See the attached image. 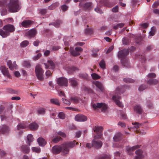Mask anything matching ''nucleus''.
Listing matches in <instances>:
<instances>
[{
	"label": "nucleus",
	"mask_w": 159,
	"mask_h": 159,
	"mask_svg": "<svg viewBox=\"0 0 159 159\" xmlns=\"http://www.w3.org/2000/svg\"><path fill=\"white\" fill-rule=\"evenodd\" d=\"M91 76L93 79L97 80L100 79L101 77L96 73L92 74Z\"/></svg>",
	"instance_id": "obj_44"
},
{
	"label": "nucleus",
	"mask_w": 159,
	"mask_h": 159,
	"mask_svg": "<svg viewBox=\"0 0 159 159\" xmlns=\"http://www.w3.org/2000/svg\"><path fill=\"white\" fill-rule=\"evenodd\" d=\"M69 83L70 85L73 87H76L78 83L76 80L74 78H71L69 80Z\"/></svg>",
	"instance_id": "obj_22"
},
{
	"label": "nucleus",
	"mask_w": 159,
	"mask_h": 159,
	"mask_svg": "<svg viewBox=\"0 0 159 159\" xmlns=\"http://www.w3.org/2000/svg\"><path fill=\"white\" fill-rule=\"evenodd\" d=\"M83 88L84 89V90L85 92H86L88 93H91L92 92V90L89 88L86 87H83Z\"/></svg>",
	"instance_id": "obj_52"
},
{
	"label": "nucleus",
	"mask_w": 159,
	"mask_h": 159,
	"mask_svg": "<svg viewBox=\"0 0 159 159\" xmlns=\"http://www.w3.org/2000/svg\"><path fill=\"white\" fill-rule=\"evenodd\" d=\"M45 68L46 69L49 68L53 69L55 68V66L53 62L51 60H48L47 63H44Z\"/></svg>",
	"instance_id": "obj_16"
},
{
	"label": "nucleus",
	"mask_w": 159,
	"mask_h": 159,
	"mask_svg": "<svg viewBox=\"0 0 159 159\" xmlns=\"http://www.w3.org/2000/svg\"><path fill=\"white\" fill-rule=\"evenodd\" d=\"M95 11L98 13L101 14L103 13L102 11L98 7L95 8Z\"/></svg>",
	"instance_id": "obj_53"
},
{
	"label": "nucleus",
	"mask_w": 159,
	"mask_h": 159,
	"mask_svg": "<svg viewBox=\"0 0 159 159\" xmlns=\"http://www.w3.org/2000/svg\"><path fill=\"white\" fill-rule=\"evenodd\" d=\"M35 73L38 78L40 80H42L43 78V74L44 70L41 67V66L40 64H38L35 68Z\"/></svg>",
	"instance_id": "obj_4"
},
{
	"label": "nucleus",
	"mask_w": 159,
	"mask_h": 159,
	"mask_svg": "<svg viewBox=\"0 0 159 159\" xmlns=\"http://www.w3.org/2000/svg\"><path fill=\"white\" fill-rule=\"evenodd\" d=\"M7 63L9 68L11 70H13L14 68L16 67V63H15L12 64L11 61H7Z\"/></svg>",
	"instance_id": "obj_28"
},
{
	"label": "nucleus",
	"mask_w": 159,
	"mask_h": 159,
	"mask_svg": "<svg viewBox=\"0 0 159 159\" xmlns=\"http://www.w3.org/2000/svg\"><path fill=\"white\" fill-rule=\"evenodd\" d=\"M29 44V42L28 41L25 40L20 43V45L22 47H24L28 45Z\"/></svg>",
	"instance_id": "obj_38"
},
{
	"label": "nucleus",
	"mask_w": 159,
	"mask_h": 159,
	"mask_svg": "<svg viewBox=\"0 0 159 159\" xmlns=\"http://www.w3.org/2000/svg\"><path fill=\"white\" fill-rule=\"evenodd\" d=\"M99 51V49L98 48H94L92 50V55L93 57H96L97 56L98 54L97 52Z\"/></svg>",
	"instance_id": "obj_33"
},
{
	"label": "nucleus",
	"mask_w": 159,
	"mask_h": 159,
	"mask_svg": "<svg viewBox=\"0 0 159 159\" xmlns=\"http://www.w3.org/2000/svg\"><path fill=\"white\" fill-rule=\"evenodd\" d=\"M134 111L136 113L140 114L143 112V109L141 106L139 105H135L134 107Z\"/></svg>",
	"instance_id": "obj_19"
},
{
	"label": "nucleus",
	"mask_w": 159,
	"mask_h": 159,
	"mask_svg": "<svg viewBox=\"0 0 159 159\" xmlns=\"http://www.w3.org/2000/svg\"><path fill=\"white\" fill-rule=\"evenodd\" d=\"M62 24V22L59 20L56 21L54 23L53 25L56 27H59Z\"/></svg>",
	"instance_id": "obj_40"
},
{
	"label": "nucleus",
	"mask_w": 159,
	"mask_h": 159,
	"mask_svg": "<svg viewBox=\"0 0 159 159\" xmlns=\"http://www.w3.org/2000/svg\"><path fill=\"white\" fill-rule=\"evenodd\" d=\"M58 116L59 118L62 120L65 119L66 117L64 113L62 112H60L59 113L58 115Z\"/></svg>",
	"instance_id": "obj_39"
},
{
	"label": "nucleus",
	"mask_w": 159,
	"mask_h": 159,
	"mask_svg": "<svg viewBox=\"0 0 159 159\" xmlns=\"http://www.w3.org/2000/svg\"><path fill=\"white\" fill-rule=\"evenodd\" d=\"M40 13L42 14H44L46 13L47 12L46 10L45 9H42L40 10Z\"/></svg>",
	"instance_id": "obj_59"
},
{
	"label": "nucleus",
	"mask_w": 159,
	"mask_h": 159,
	"mask_svg": "<svg viewBox=\"0 0 159 159\" xmlns=\"http://www.w3.org/2000/svg\"><path fill=\"white\" fill-rule=\"evenodd\" d=\"M3 30L0 29V35L3 38H6L11 33L14 32L15 28L14 26L11 24H7L4 26Z\"/></svg>",
	"instance_id": "obj_3"
},
{
	"label": "nucleus",
	"mask_w": 159,
	"mask_h": 159,
	"mask_svg": "<svg viewBox=\"0 0 159 159\" xmlns=\"http://www.w3.org/2000/svg\"><path fill=\"white\" fill-rule=\"evenodd\" d=\"M22 65L23 66L27 68L30 67L31 64L29 61H25L23 62Z\"/></svg>",
	"instance_id": "obj_36"
},
{
	"label": "nucleus",
	"mask_w": 159,
	"mask_h": 159,
	"mask_svg": "<svg viewBox=\"0 0 159 159\" xmlns=\"http://www.w3.org/2000/svg\"><path fill=\"white\" fill-rule=\"evenodd\" d=\"M137 133L141 135H143L145 134H146V131H144L143 130H142L141 131H138Z\"/></svg>",
	"instance_id": "obj_56"
},
{
	"label": "nucleus",
	"mask_w": 159,
	"mask_h": 159,
	"mask_svg": "<svg viewBox=\"0 0 159 159\" xmlns=\"http://www.w3.org/2000/svg\"><path fill=\"white\" fill-rule=\"evenodd\" d=\"M155 32V29L153 27L151 29L149 33L148 38H149L151 36L154 35Z\"/></svg>",
	"instance_id": "obj_35"
},
{
	"label": "nucleus",
	"mask_w": 159,
	"mask_h": 159,
	"mask_svg": "<svg viewBox=\"0 0 159 159\" xmlns=\"http://www.w3.org/2000/svg\"><path fill=\"white\" fill-rule=\"evenodd\" d=\"M17 129L19 130L21 129H25L26 128V125L24 124H19L17 125Z\"/></svg>",
	"instance_id": "obj_37"
},
{
	"label": "nucleus",
	"mask_w": 159,
	"mask_h": 159,
	"mask_svg": "<svg viewBox=\"0 0 159 159\" xmlns=\"http://www.w3.org/2000/svg\"><path fill=\"white\" fill-rule=\"evenodd\" d=\"M22 150L25 153H28L30 151L29 148L26 145L22 146Z\"/></svg>",
	"instance_id": "obj_32"
},
{
	"label": "nucleus",
	"mask_w": 159,
	"mask_h": 159,
	"mask_svg": "<svg viewBox=\"0 0 159 159\" xmlns=\"http://www.w3.org/2000/svg\"><path fill=\"white\" fill-rule=\"evenodd\" d=\"M129 53V51L128 49H124L119 52L118 56L119 58H123L127 55Z\"/></svg>",
	"instance_id": "obj_14"
},
{
	"label": "nucleus",
	"mask_w": 159,
	"mask_h": 159,
	"mask_svg": "<svg viewBox=\"0 0 159 159\" xmlns=\"http://www.w3.org/2000/svg\"><path fill=\"white\" fill-rule=\"evenodd\" d=\"M140 146L137 145L134 146L132 147H130L128 146L127 147L126 150L127 153L129 155H132L133 154V151L140 147Z\"/></svg>",
	"instance_id": "obj_12"
},
{
	"label": "nucleus",
	"mask_w": 159,
	"mask_h": 159,
	"mask_svg": "<svg viewBox=\"0 0 159 159\" xmlns=\"http://www.w3.org/2000/svg\"><path fill=\"white\" fill-rule=\"evenodd\" d=\"M11 111L10 109L5 110L4 107L0 106V115H1V120H2L5 119L6 118V116H8L11 114Z\"/></svg>",
	"instance_id": "obj_5"
},
{
	"label": "nucleus",
	"mask_w": 159,
	"mask_h": 159,
	"mask_svg": "<svg viewBox=\"0 0 159 159\" xmlns=\"http://www.w3.org/2000/svg\"><path fill=\"white\" fill-rule=\"evenodd\" d=\"M32 23V22L30 20H25L22 21L21 25V26L25 28L30 27Z\"/></svg>",
	"instance_id": "obj_18"
},
{
	"label": "nucleus",
	"mask_w": 159,
	"mask_h": 159,
	"mask_svg": "<svg viewBox=\"0 0 159 159\" xmlns=\"http://www.w3.org/2000/svg\"><path fill=\"white\" fill-rule=\"evenodd\" d=\"M159 5V2H156L152 5V7L153 8H156Z\"/></svg>",
	"instance_id": "obj_58"
},
{
	"label": "nucleus",
	"mask_w": 159,
	"mask_h": 159,
	"mask_svg": "<svg viewBox=\"0 0 159 159\" xmlns=\"http://www.w3.org/2000/svg\"><path fill=\"white\" fill-rule=\"evenodd\" d=\"M21 73L24 76H26L27 75L26 71L22 69Z\"/></svg>",
	"instance_id": "obj_64"
},
{
	"label": "nucleus",
	"mask_w": 159,
	"mask_h": 159,
	"mask_svg": "<svg viewBox=\"0 0 159 159\" xmlns=\"http://www.w3.org/2000/svg\"><path fill=\"white\" fill-rule=\"evenodd\" d=\"M96 87L98 88L101 90L103 89V86L101 83L98 81H96L94 83Z\"/></svg>",
	"instance_id": "obj_34"
},
{
	"label": "nucleus",
	"mask_w": 159,
	"mask_h": 159,
	"mask_svg": "<svg viewBox=\"0 0 159 159\" xmlns=\"http://www.w3.org/2000/svg\"><path fill=\"white\" fill-rule=\"evenodd\" d=\"M50 102L54 104L57 106L60 105V103L59 100L56 98H52L50 99Z\"/></svg>",
	"instance_id": "obj_31"
},
{
	"label": "nucleus",
	"mask_w": 159,
	"mask_h": 159,
	"mask_svg": "<svg viewBox=\"0 0 159 159\" xmlns=\"http://www.w3.org/2000/svg\"><path fill=\"white\" fill-rule=\"evenodd\" d=\"M39 41L38 40H36L35 41H34L33 43L34 45L35 46H38L39 43Z\"/></svg>",
	"instance_id": "obj_61"
},
{
	"label": "nucleus",
	"mask_w": 159,
	"mask_h": 159,
	"mask_svg": "<svg viewBox=\"0 0 159 159\" xmlns=\"http://www.w3.org/2000/svg\"><path fill=\"white\" fill-rule=\"evenodd\" d=\"M61 139L60 137H56L53 139L52 141L54 143H57L59 142Z\"/></svg>",
	"instance_id": "obj_55"
},
{
	"label": "nucleus",
	"mask_w": 159,
	"mask_h": 159,
	"mask_svg": "<svg viewBox=\"0 0 159 159\" xmlns=\"http://www.w3.org/2000/svg\"><path fill=\"white\" fill-rule=\"evenodd\" d=\"M58 134L61 136L63 137H66V134L63 132H62L61 131H59L58 133Z\"/></svg>",
	"instance_id": "obj_62"
},
{
	"label": "nucleus",
	"mask_w": 159,
	"mask_h": 159,
	"mask_svg": "<svg viewBox=\"0 0 159 159\" xmlns=\"http://www.w3.org/2000/svg\"><path fill=\"white\" fill-rule=\"evenodd\" d=\"M0 69L2 73L5 76L8 78L10 77L11 76L8 72V68H6L4 66H2L1 67Z\"/></svg>",
	"instance_id": "obj_15"
},
{
	"label": "nucleus",
	"mask_w": 159,
	"mask_h": 159,
	"mask_svg": "<svg viewBox=\"0 0 159 159\" xmlns=\"http://www.w3.org/2000/svg\"><path fill=\"white\" fill-rule=\"evenodd\" d=\"M70 99L72 102L75 103H78L80 100V99L77 97H71L70 98Z\"/></svg>",
	"instance_id": "obj_29"
},
{
	"label": "nucleus",
	"mask_w": 159,
	"mask_h": 159,
	"mask_svg": "<svg viewBox=\"0 0 159 159\" xmlns=\"http://www.w3.org/2000/svg\"><path fill=\"white\" fill-rule=\"evenodd\" d=\"M146 88V86L145 85H141L139 87V90L140 91H141L145 89Z\"/></svg>",
	"instance_id": "obj_50"
},
{
	"label": "nucleus",
	"mask_w": 159,
	"mask_h": 159,
	"mask_svg": "<svg viewBox=\"0 0 159 159\" xmlns=\"http://www.w3.org/2000/svg\"><path fill=\"white\" fill-rule=\"evenodd\" d=\"M111 158V156L109 155H106L101 157V159H109Z\"/></svg>",
	"instance_id": "obj_60"
},
{
	"label": "nucleus",
	"mask_w": 159,
	"mask_h": 159,
	"mask_svg": "<svg viewBox=\"0 0 159 159\" xmlns=\"http://www.w3.org/2000/svg\"><path fill=\"white\" fill-rule=\"evenodd\" d=\"M75 145V141L67 142L61 146H54L52 148V151L53 154H57L62 151L63 154L65 155L68 154L69 149L73 148Z\"/></svg>",
	"instance_id": "obj_1"
},
{
	"label": "nucleus",
	"mask_w": 159,
	"mask_h": 159,
	"mask_svg": "<svg viewBox=\"0 0 159 159\" xmlns=\"http://www.w3.org/2000/svg\"><path fill=\"white\" fill-rule=\"evenodd\" d=\"M132 124L133 125H134L133 128L136 129L139 128L141 126V125L140 124L137 122L132 123Z\"/></svg>",
	"instance_id": "obj_47"
},
{
	"label": "nucleus",
	"mask_w": 159,
	"mask_h": 159,
	"mask_svg": "<svg viewBox=\"0 0 159 159\" xmlns=\"http://www.w3.org/2000/svg\"><path fill=\"white\" fill-rule=\"evenodd\" d=\"M82 50L83 49L81 48L77 47L75 48V50L70 48V52L73 56L75 57L80 55V52H81Z\"/></svg>",
	"instance_id": "obj_8"
},
{
	"label": "nucleus",
	"mask_w": 159,
	"mask_h": 159,
	"mask_svg": "<svg viewBox=\"0 0 159 159\" xmlns=\"http://www.w3.org/2000/svg\"><path fill=\"white\" fill-rule=\"evenodd\" d=\"M27 139L28 141L27 142V143H28L29 146H30V143L33 142L34 140L33 135L31 134H28L27 136Z\"/></svg>",
	"instance_id": "obj_30"
},
{
	"label": "nucleus",
	"mask_w": 159,
	"mask_h": 159,
	"mask_svg": "<svg viewBox=\"0 0 159 159\" xmlns=\"http://www.w3.org/2000/svg\"><path fill=\"white\" fill-rule=\"evenodd\" d=\"M61 8L63 11H66L67 10L68 7L66 5H63L61 6Z\"/></svg>",
	"instance_id": "obj_51"
},
{
	"label": "nucleus",
	"mask_w": 159,
	"mask_h": 159,
	"mask_svg": "<svg viewBox=\"0 0 159 159\" xmlns=\"http://www.w3.org/2000/svg\"><path fill=\"white\" fill-rule=\"evenodd\" d=\"M96 139L94 138V139L93 140L92 145L93 147L98 148H100L102 146V143L100 140H96Z\"/></svg>",
	"instance_id": "obj_11"
},
{
	"label": "nucleus",
	"mask_w": 159,
	"mask_h": 159,
	"mask_svg": "<svg viewBox=\"0 0 159 159\" xmlns=\"http://www.w3.org/2000/svg\"><path fill=\"white\" fill-rule=\"evenodd\" d=\"M59 5V3L58 2H56L48 7V9L52 10L55 9Z\"/></svg>",
	"instance_id": "obj_27"
},
{
	"label": "nucleus",
	"mask_w": 159,
	"mask_h": 159,
	"mask_svg": "<svg viewBox=\"0 0 159 159\" xmlns=\"http://www.w3.org/2000/svg\"><path fill=\"white\" fill-rule=\"evenodd\" d=\"M68 82L67 79L64 77L59 78L57 80V84L61 86H67Z\"/></svg>",
	"instance_id": "obj_7"
},
{
	"label": "nucleus",
	"mask_w": 159,
	"mask_h": 159,
	"mask_svg": "<svg viewBox=\"0 0 159 159\" xmlns=\"http://www.w3.org/2000/svg\"><path fill=\"white\" fill-rule=\"evenodd\" d=\"M143 151L140 149H138L136 151L135 153L136 155L134 159H142L143 156Z\"/></svg>",
	"instance_id": "obj_17"
},
{
	"label": "nucleus",
	"mask_w": 159,
	"mask_h": 159,
	"mask_svg": "<svg viewBox=\"0 0 159 159\" xmlns=\"http://www.w3.org/2000/svg\"><path fill=\"white\" fill-rule=\"evenodd\" d=\"M38 112L39 114L43 115L45 114V110L44 108H40L38 110Z\"/></svg>",
	"instance_id": "obj_43"
},
{
	"label": "nucleus",
	"mask_w": 159,
	"mask_h": 159,
	"mask_svg": "<svg viewBox=\"0 0 159 159\" xmlns=\"http://www.w3.org/2000/svg\"><path fill=\"white\" fill-rule=\"evenodd\" d=\"M42 54L40 53L38 54L36 56H34L33 58V60L34 61H36L39 59L41 56Z\"/></svg>",
	"instance_id": "obj_49"
},
{
	"label": "nucleus",
	"mask_w": 159,
	"mask_h": 159,
	"mask_svg": "<svg viewBox=\"0 0 159 159\" xmlns=\"http://www.w3.org/2000/svg\"><path fill=\"white\" fill-rule=\"evenodd\" d=\"M123 135L120 133L116 134L114 136L113 139L114 141L117 142L121 139L122 138Z\"/></svg>",
	"instance_id": "obj_24"
},
{
	"label": "nucleus",
	"mask_w": 159,
	"mask_h": 159,
	"mask_svg": "<svg viewBox=\"0 0 159 159\" xmlns=\"http://www.w3.org/2000/svg\"><path fill=\"white\" fill-rule=\"evenodd\" d=\"M156 76V75L155 73H151L148 75V76L149 78L154 77Z\"/></svg>",
	"instance_id": "obj_63"
},
{
	"label": "nucleus",
	"mask_w": 159,
	"mask_h": 159,
	"mask_svg": "<svg viewBox=\"0 0 159 159\" xmlns=\"http://www.w3.org/2000/svg\"><path fill=\"white\" fill-rule=\"evenodd\" d=\"M38 125L37 123L33 122L30 124L29 125V128L32 130H37L38 128Z\"/></svg>",
	"instance_id": "obj_25"
},
{
	"label": "nucleus",
	"mask_w": 159,
	"mask_h": 159,
	"mask_svg": "<svg viewBox=\"0 0 159 159\" xmlns=\"http://www.w3.org/2000/svg\"><path fill=\"white\" fill-rule=\"evenodd\" d=\"M123 80L127 83H132L134 82V80L129 78H125Z\"/></svg>",
	"instance_id": "obj_41"
},
{
	"label": "nucleus",
	"mask_w": 159,
	"mask_h": 159,
	"mask_svg": "<svg viewBox=\"0 0 159 159\" xmlns=\"http://www.w3.org/2000/svg\"><path fill=\"white\" fill-rule=\"evenodd\" d=\"M93 108L96 109L98 108H102V111L104 112L107 108V106L104 103H97V104H93L92 105Z\"/></svg>",
	"instance_id": "obj_6"
},
{
	"label": "nucleus",
	"mask_w": 159,
	"mask_h": 159,
	"mask_svg": "<svg viewBox=\"0 0 159 159\" xmlns=\"http://www.w3.org/2000/svg\"><path fill=\"white\" fill-rule=\"evenodd\" d=\"M100 67L102 69H105V63L104 61L102 60L99 63Z\"/></svg>",
	"instance_id": "obj_46"
},
{
	"label": "nucleus",
	"mask_w": 159,
	"mask_h": 159,
	"mask_svg": "<svg viewBox=\"0 0 159 159\" xmlns=\"http://www.w3.org/2000/svg\"><path fill=\"white\" fill-rule=\"evenodd\" d=\"M122 64L124 66L127 67H128L129 66V63L128 61H125L124 60L121 61Z\"/></svg>",
	"instance_id": "obj_45"
},
{
	"label": "nucleus",
	"mask_w": 159,
	"mask_h": 159,
	"mask_svg": "<svg viewBox=\"0 0 159 159\" xmlns=\"http://www.w3.org/2000/svg\"><path fill=\"white\" fill-rule=\"evenodd\" d=\"M9 130L8 127L6 125H3L0 127V131L3 134L7 133Z\"/></svg>",
	"instance_id": "obj_21"
},
{
	"label": "nucleus",
	"mask_w": 159,
	"mask_h": 159,
	"mask_svg": "<svg viewBox=\"0 0 159 159\" xmlns=\"http://www.w3.org/2000/svg\"><path fill=\"white\" fill-rule=\"evenodd\" d=\"M80 5L85 10L90 9L93 7V6L91 2H87L84 4L82 5L81 3H80Z\"/></svg>",
	"instance_id": "obj_20"
},
{
	"label": "nucleus",
	"mask_w": 159,
	"mask_h": 159,
	"mask_svg": "<svg viewBox=\"0 0 159 159\" xmlns=\"http://www.w3.org/2000/svg\"><path fill=\"white\" fill-rule=\"evenodd\" d=\"M36 34V30L34 29H32L26 32L27 35L30 37L34 36Z\"/></svg>",
	"instance_id": "obj_23"
},
{
	"label": "nucleus",
	"mask_w": 159,
	"mask_h": 159,
	"mask_svg": "<svg viewBox=\"0 0 159 159\" xmlns=\"http://www.w3.org/2000/svg\"><path fill=\"white\" fill-rule=\"evenodd\" d=\"M112 99L115 101L116 104L119 107H123L122 103L119 101L121 99L120 96L119 95H115L112 97Z\"/></svg>",
	"instance_id": "obj_10"
},
{
	"label": "nucleus",
	"mask_w": 159,
	"mask_h": 159,
	"mask_svg": "<svg viewBox=\"0 0 159 159\" xmlns=\"http://www.w3.org/2000/svg\"><path fill=\"white\" fill-rule=\"evenodd\" d=\"M123 43L124 45H126L129 43L130 41L127 38H124L122 40Z\"/></svg>",
	"instance_id": "obj_48"
},
{
	"label": "nucleus",
	"mask_w": 159,
	"mask_h": 159,
	"mask_svg": "<svg viewBox=\"0 0 159 159\" xmlns=\"http://www.w3.org/2000/svg\"><path fill=\"white\" fill-rule=\"evenodd\" d=\"M62 100L63 102L64 103L66 104L67 105H69L70 104V101H69L65 99H64L63 98H62Z\"/></svg>",
	"instance_id": "obj_54"
},
{
	"label": "nucleus",
	"mask_w": 159,
	"mask_h": 159,
	"mask_svg": "<svg viewBox=\"0 0 159 159\" xmlns=\"http://www.w3.org/2000/svg\"><path fill=\"white\" fill-rule=\"evenodd\" d=\"M94 131L96 133L98 134L97 136H95L94 137L95 139H100L101 138L102 134L101 133L102 131L103 127L102 126L95 127L93 128Z\"/></svg>",
	"instance_id": "obj_9"
},
{
	"label": "nucleus",
	"mask_w": 159,
	"mask_h": 159,
	"mask_svg": "<svg viewBox=\"0 0 159 159\" xmlns=\"http://www.w3.org/2000/svg\"><path fill=\"white\" fill-rule=\"evenodd\" d=\"M87 117L83 115L78 114L75 116V120L77 121L84 122L87 120Z\"/></svg>",
	"instance_id": "obj_13"
},
{
	"label": "nucleus",
	"mask_w": 159,
	"mask_h": 159,
	"mask_svg": "<svg viewBox=\"0 0 159 159\" xmlns=\"http://www.w3.org/2000/svg\"><path fill=\"white\" fill-rule=\"evenodd\" d=\"M37 141L39 146H44L46 144L47 142L45 140L42 138H39L37 139Z\"/></svg>",
	"instance_id": "obj_26"
},
{
	"label": "nucleus",
	"mask_w": 159,
	"mask_h": 159,
	"mask_svg": "<svg viewBox=\"0 0 159 159\" xmlns=\"http://www.w3.org/2000/svg\"><path fill=\"white\" fill-rule=\"evenodd\" d=\"M32 150L34 152L37 153H39L41 151L40 148L37 147H33L32 148Z\"/></svg>",
	"instance_id": "obj_42"
},
{
	"label": "nucleus",
	"mask_w": 159,
	"mask_h": 159,
	"mask_svg": "<svg viewBox=\"0 0 159 159\" xmlns=\"http://www.w3.org/2000/svg\"><path fill=\"white\" fill-rule=\"evenodd\" d=\"M140 26L142 28L145 29L148 27V24L146 23L142 24L140 25Z\"/></svg>",
	"instance_id": "obj_57"
},
{
	"label": "nucleus",
	"mask_w": 159,
	"mask_h": 159,
	"mask_svg": "<svg viewBox=\"0 0 159 159\" xmlns=\"http://www.w3.org/2000/svg\"><path fill=\"white\" fill-rule=\"evenodd\" d=\"M8 0H0V6L4 5ZM22 7L21 3L20 0H10L7 5L9 11L16 12L20 11Z\"/></svg>",
	"instance_id": "obj_2"
}]
</instances>
